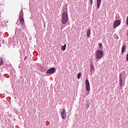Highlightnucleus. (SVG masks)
Here are the masks:
<instances>
[{
	"mask_svg": "<svg viewBox=\"0 0 128 128\" xmlns=\"http://www.w3.org/2000/svg\"><path fill=\"white\" fill-rule=\"evenodd\" d=\"M86 90L88 92H90V81L88 80H86L85 82Z\"/></svg>",
	"mask_w": 128,
	"mask_h": 128,
	"instance_id": "nucleus-4",
	"label": "nucleus"
},
{
	"mask_svg": "<svg viewBox=\"0 0 128 128\" xmlns=\"http://www.w3.org/2000/svg\"><path fill=\"white\" fill-rule=\"evenodd\" d=\"M90 94V92H88L87 94Z\"/></svg>",
	"mask_w": 128,
	"mask_h": 128,
	"instance_id": "nucleus-19",
	"label": "nucleus"
},
{
	"mask_svg": "<svg viewBox=\"0 0 128 128\" xmlns=\"http://www.w3.org/2000/svg\"><path fill=\"white\" fill-rule=\"evenodd\" d=\"M104 56V51L99 50L96 53V58L97 60H100Z\"/></svg>",
	"mask_w": 128,
	"mask_h": 128,
	"instance_id": "nucleus-3",
	"label": "nucleus"
},
{
	"mask_svg": "<svg viewBox=\"0 0 128 128\" xmlns=\"http://www.w3.org/2000/svg\"><path fill=\"white\" fill-rule=\"evenodd\" d=\"M19 18H24V12L22 11V10H21L20 12Z\"/></svg>",
	"mask_w": 128,
	"mask_h": 128,
	"instance_id": "nucleus-12",
	"label": "nucleus"
},
{
	"mask_svg": "<svg viewBox=\"0 0 128 128\" xmlns=\"http://www.w3.org/2000/svg\"><path fill=\"white\" fill-rule=\"evenodd\" d=\"M90 29H88L86 32V36L88 38H90Z\"/></svg>",
	"mask_w": 128,
	"mask_h": 128,
	"instance_id": "nucleus-10",
	"label": "nucleus"
},
{
	"mask_svg": "<svg viewBox=\"0 0 128 128\" xmlns=\"http://www.w3.org/2000/svg\"><path fill=\"white\" fill-rule=\"evenodd\" d=\"M90 70H94V64H91L90 65Z\"/></svg>",
	"mask_w": 128,
	"mask_h": 128,
	"instance_id": "nucleus-15",
	"label": "nucleus"
},
{
	"mask_svg": "<svg viewBox=\"0 0 128 128\" xmlns=\"http://www.w3.org/2000/svg\"><path fill=\"white\" fill-rule=\"evenodd\" d=\"M90 4H92V0H90Z\"/></svg>",
	"mask_w": 128,
	"mask_h": 128,
	"instance_id": "nucleus-18",
	"label": "nucleus"
},
{
	"mask_svg": "<svg viewBox=\"0 0 128 128\" xmlns=\"http://www.w3.org/2000/svg\"><path fill=\"white\" fill-rule=\"evenodd\" d=\"M62 24H66L68 21V11L63 12L62 14Z\"/></svg>",
	"mask_w": 128,
	"mask_h": 128,
	"instance_id": "nucleus-2",
	"label": "nucleus"
},
{
	"mask_svg": "<svg viewBox=\"0 0 128 128\" xmlns=\"http://www.w3.org/2000/svg\"><path fill=\"white\" fill-rule=\"evenodd\" d=\"M55 72H56V68H50L49 70H48L46 71V73L52 74H54Z\"/></svg>",
	"mask_w": 128,
	"mask_h": 128,
	"instance_id": "nucleus-7",
	"label": "nucleus"
},
{
	"mask_svg": "<svg viewBox=\"0 0 128 128\" xmlns=\"http://www.w3.org/2000/svg\"><path fill=\"white\" fill-rule=\"evenodd\" d=\"M4 64V61L2 60V58H1L0 60V66H2Z\"/></svg>",
	"mask_w": 128,
	"mask_h": 128,
	"instance_id": "nucleus-14",
	"label": "nucleus"
},
{
	"mask_svg": "<svg viewBox=\"0 0 128 128\" xmlns=\"http://www.w3.org/2000/svg\"><path fill=\"white\" fill-rule=\"evenodd\" d=\"M121 22H120V20H115L114 22V25H113L114 28H118V26H120V24Z\"/></svg>",
	"mask_w": 128,
	"mask_h": 128,
	"instance_id": "nucleus-5",
	"label": "nucleus"
},
{
	"mask_svg": "<svg viewBox=\"0 0 128 128\" xmlns=\"http://www.w3.org/2000/svg\"><path fill=\"white\" fill-rule=\"evenodd\" d=\"M61 116L62 120H65L66 118V109L62 110V111L61 113Z\"/></svg>",
	"mask_w": 128,
	"mask_h": 128,
	"instance_id": "nucleus-6",
	"label": "nucleus"
},
{
	"mask_svg": "<svg viewBox=\"0 0 128 128\" xmlns=\"http://www.w3.org/2000/svg\"><path fill=\"white\" fill-rule=\"evenodd\" d=\"M100 4H102V0H97V7L100 8Z\"/></svg>",
	"mask_w": 128,
	"mask_h": 128,
	"instance_id": "nucleus-11",
	"label": "nucleus"
},
{
	"mask_svg": "<svg viewBox=\"0 0 128 128\" xmlns=\"http://www.w3.org/2000/svg\"><path fill=\"white\" fill-rule=\"evenodd\" d=\"M99 48L100 50H102V43H99Z\"/></svg>",
	"mask_w": 128,
	"mask_h": 128,
	"instance_id": "nucleus-17",
	"label": "nucleus"
},
{
	"mask_svg": "<svg viewBox=\"0 0 128 128\" xmlns=\"http://www.w3.org/2000/svg\"><path fill=\"white\" fill-rule=\"evenodd\" d=\"M126 44H124L122 48V54H124L126 52Z\"/></svg>",
	"mask_w": 128,
	"mask_h": 128,
	"instance_id": "nucleus-9",
	"label": "nucleus"
},
{
	"mask_svg": "<svg viewBox=\"0 0 128 128\" xmlns=\"http://www.w3.org/2000/svg\"><path fill=\"white\" fill-rule=\"evenodd\" d=\"M66 44H64V46L61 47L62 50H66Z\"/></svg>",
	"mask_w": 128,
	"mask_h": 128,
	"instance_id": "nucleus-13",
	"label": "nucleus"
},
{
	"mask_svg": "<svg viewBox=\"0 0 128 128\" xmlns=\"http://www.w3.org/2000/svg\"><path fill=\"white\" fill-rule=\"evenodd\" d=\"M125 82L126 76H124L122 74H120L119 76V84L121 88H122V86H124Z\"/></svg>",
	"mask_w": 128,
	"mask_h": 128,
	"instance_id": "nucleus-1",
	"label": "nucleus"
},
{
	"mask_svg": "<svg viewBox=\"0 0 128 128\" xmlns=\"http://www.w3.org/2000/svg\"><path fill=\"white\" fill-rule=\"evenodd\" d=\"M18 20L20 24L24 26V17L19 18Z\"/></svg>",
	"mask_w": 128,
	"mask_h": 128,
	"instance_id": "nucleus-8",
	"label": "nucleus"
},
{
	"mask_svg": "<svg viewBox=\"0 0 128 128\" xmlns=\"http://www.w3.org/2000/svg\"><path fill=\"white\" fill-rule=\"evenodd\" d=\"M80 76H82V73L80 72L78 74V80H80Z\"/></svg>",
	"mask_w": 128,
	"mask_h": 128,
	"instance_id": "nucleus-16",
	"label": "nucleus"
}]
</instances>
